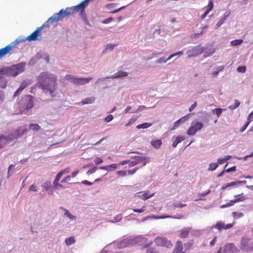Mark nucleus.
Here are the masks:
<instances>
[{"instance_id": "1", "label": "nucleus", "mask_w": 253, "mask_h": 253, "mask_svg": "<svg viewBox=\"0 0 253 253\" xmlns=\"http://www.w3.org/2000/svg\"><path fill=\"white\" fill-rule=\"evenodd\" d=\"M38 85L43 92L48 94L51 97L56 94L57 87V78L53 74L48 72H42L38 77Z\"/></svg>"}, {"instance_id": "2", "label": "nucleus", "mask_w": 253, "mask_h": 253, "mask_svg": "<svg viewBox=\"0 0 253 253\" xmlns=\"http://www.w3.org/2000/svg\"><path fill=\"white\" fill-rule=\"evenodd\" d=\"M70 9H61L58 13L54 14L50 17L46 22L41 27H38L36 31L27 37V40L29 41H35L39 40L38 37L40 36L41 30L44 27L48 26V23L53 24L55 22L62 20L63 18L71 15Z\"/></svg>"}, {"instance_id": "3", "label": "nucleus", "mask_w": 253, "mask_h": 253, "mask_svg": "<svg viewBox=\"0 0 253 253\" xmlns=\"http://www.w3.org/2000/svg\"><path fill=\"white\" fill-rule=\"evenodd\" d=\"M18 107L21 113L33 107V97L32 95L24 96L18 103Z\"/></svg>"}, {"instance_id": "4", "label": "nucleus", "mask_w": 253, "mask_h": 253, "mask_svg": "<svg viewBox=\"0 0 253 253\" xmlns=\"http://www.w3.org/2000/svg\"><path fill=\"white\" fill-rule=\"evenodd\" d=\"M25 63L22 62L13 65L8 68V76L15 77L24 71Z\"/></svg>"}, {"instance_id": "5", "label": "nucleus", "mask_w": 253, "mask_h": 253, "mask_svg": "<svg viewBox=\"0 0 253 253\" xmlns=\"http://www.w3.org/2000/svg\"><path fill=\"white\" fill-rule=\"evenodd\" d=\"M19 41L16 40L15 41L11 42L8 45L0 49V59L4 57L7 54H9L10 51L16 46L18 44Z\"/></svg>"}, {"instance_id": "6", "label": "nucleus", "mask_w": 253, "mask_h": 253, "mask_svg": "<svg viewBox=\"0 0 253 253\" xmlns=\"http://www.w3.org/2000/svg\"><path fill=\"white\" fill-rule=\"evenodd\" d=\"M154 243L157 246L164 247L169 248L172 247V243L169 241L166 238L159 236L155 238Z\"/></svg>"}, {"instance_id": "7", "label": "nucleus", "mask_w": 253, "mask_h": 253, "mask_svg": "<svg viewBox=\"0 0 253 253\" xmlns=\"http://www.w3.org/2000/svg\"><path fill=\"white\" fill-rule=\"evenodd\" d=\"M203 126L204 124L201 122H196L193 123L192 126L188 129L187 134L188 135H194L198 131L200 130Z\"/></svg>"}, {"instance_id": "8", "label": "nucleus", "mask_w": 253, "mask_h": 253, "mask_svg": "<svg viewBox=\"0 0 253 253\" xmlns=\"http://www.w3.org/2000/svg\"><path fill=\"white\" fill-rule=\"evenodd\" d=\"M204 51V49L201 45H197L193 47L192 48L188 50L187 52L188 54V57L191 58L192 57L197 56L201 54Z\"/></svg>"}, {"instance_id": "9", "label": "nucleus", "mask_w": 253, "mask_h": 253, "mask_svg": "<svg viewBox=\"0 0 253 253\" xmlns=\"http://www.w3.org/2000/svg\"><path fill=\"white\" fill-rule=\"evenodd\" d=\"M89 0H84V1H82L81 3H80L79 4H78L76 6H73L70 8H67L66 9H71V14H73V13L75 11H83L84 10L85 7L88 5Z\"/></svg>"}, {"instance_id": "10", "label": "nucleus", "mask_w": 253, "mask_h": 253, "mask_svg": "<svg viewBox=\"0 0 253 253\" xmlns=\"http://www.w3.org/2000/svg\"><path fill=\"white\" fill-rule=\"evenodd\" d=\"M241 245L243 249L247 251H251L253 250V242H251L247 238H243Z\"/></svg>"}, {"instance_id": "11", "label": "nucleus", "mask_w": 253, "mask_h": 253, "mask_svg": "<svg viewBox=\"0 0 253 253\" xmlns=\"http://www.w3.org/2000/svg\"><path fill=\"white\" fill-rule=\"evenodd\" d=\"M233 226V224L232 223L225 224L223 222L219 221L216 223L214 227L215 229L220 231L222 229H230Z\"/></svg>"}, {"instance_id": "12", "label": "nucleus", "mask_w": 253, "mask_h": 253, "mask_svg": "<svg viewBox=\"0 0 253 253\" xmlns=\"http://www.w3.org/2000/svg\"><path fill=\"white\" fill-rule=\"evenodd\" d=\"M154 193L150 194L148 191H141L137 192L135 194V196L143 199V200H146L149 198L153 197Z\"/></svg>"}, {"instance_id": "13", "label": "nucleus", "mask_w": 253, "mask_h": 253, "mask_svg": "<svg viewBox=\"0 0 253 253\" xmlns=\"http://www.w3.org/2000/svg\"><path fill=\"white\" fill-rule=\"evenodd\" d=\"M92 79V77L87 78L76 77L73 81V84L76 85H83L87 84Z\"/></svg>"}, {"instance_id": "14", "label": "nucleus", "mask_w": 253, "mask_h": 253, "mask_svg": "<svg viewBox=\"0 0 253 253\" xmlns=\"http://www.w3.org/2000/svg\"><path fill=\"white\" fill-rule=\"evenodd\" d=\"M237 250L233 244L229 243L226 244L223 248V253H233Z\"/></svg>"}, {"instance_id": "15", "label": "nucleus", "mask_w": 253, "mask_h": 253, "mask_svg": "<svg viewBox=\"0 0 253 253\" xmlns=\"http://www.w3.org/2000/svg\"><path fill=\"white\" fill-rule=\"evenodd\" d=\"M27 128L25 126H20L15 132L16 134H15L13 137L10 138V139H16L19 137L22 136L24 134H25L27 132Z\"/></svg>"}, {"instance_id": "16", "label": "nucleus", "mask_w": 253, "mask_h": 253, "mask_svg": "<svg viewBox=\"0 0 253 253\" xmlns=\"http://www.w3.org/2000/svg\"><path fill=\"white\" fill-rule=\"evenodd\" d=\"M183 245L181 241H177L175 245V247L173 250L172 253H185L183 251Z\"/></svg>"}, {"instance_id": "17", "label": "nucleus", "mask_w": 253, "mask_h": 253, "mask_svg": "<svg viewBox=\"0 0 253 253\" xmlns=\"http://www.w3.org/2000/svg\"><path fill=\"white\" fill-rule=\"evenodd\" d=\"M246 182L247 181L246 180L232 181L230 183L223 185L221 188L222 190H224L227 188L228 187L236 186L238 184H246Z\"/></svg>"}, {"instance_id": "18", "label": "nucleus", "mask_w": 253, "mask_h": 253, "mask_svg": "<svg viewBox=\"0 0 253 253\" xmlns=\"http://www.w3.org/2000/svg\"><path fill=\"white\" fill-rule=\"evenodd\" d=\"M192 228L191 227H184L181 230L179 234L180 238H186L188 237L189 232L191 231Z\"/></svg>"}, {"instance_id": "19", "label": "nucleus", "mask_w": 253, "mask_h": 253, "mask_svg": "<svg viewBox=\"0 0 253 253\" xmlns=\"http://www.w3.org/2000/svg\"><path fill=\"white\" fill-rule=\"evenodd\" d=\"M119 166L117 164H112L106 166H103L99 168L100 169L107 170L108 171H112L116 169Z\"/></svg>"}, {"instance_id": "20", "label": "nucleus", "mask_w": 253, "mask_h": 253, "mask_svg": "<svg viewBox=\"0 0 253 253\" xmlns=\"http://www.w3.org/2000/svg\"><path fill=\"white\" fill-rule=\"evenodd\" d=\"M95 98L94 97H89L85 98L84 99L81 101L82 105H85L87 104H92L94 102Z\"/></svg>"}, {"instance_id": "21", "label": "nucleus", "mask_w": 253, "mask_h": 253, "mask_svg": "<svg viewBox=\"0 0 253 253\" xmlns=\"http://www.w3.org/2000/svg\"><path fill=\"white\" fill-rule=\"evenodd\" d=\"M175 138V140L173 141L172 143L173 147H175L177 144L185 139V138L181 136H178L176 137H173V138Z\"/></svg>"}, {"instance_id": "22", "label": "nucleus", "mask_w": 253, "mask_h": 253, "mask_svg": "<svg viewBox=\"0 0 253 253\" xmlns=\"http://www.w3.org/2000/svg\"><path fill=\"white\" fill-rule=\"evenodd\" d=\"M128 75L126 72H124L122 71H118L112 77V79L119 78L123 77H126Z\"/></svg>"}, {"instance_id": "23", "label": "nucleus", "mask_w": 253, "mask_h": 253, "mask_svg": "<svg viewBox=\"0 0 253 253\" xmlns=\"http://www.w3.org/2000/svg\"><path fill=\"white\" fill-rule=\"evenodd\" d=\"M151 144L155 148H159L162 145V141L160 139L152 140Z\"/></svg>"}, {"instance_id": "24", "label": "nucleus", "mask_w": 253, "mask_h": 253, "mask_svg": "<svg viewBox=\"0 0 253 253\" xmlns=\"http://www.w3.org/2000/svg\"><path fill=\"white\" fill-rule=\"evenodd\" d=\"M137 159L135 161H133L130 162H129L128 166L129 167H132L138 164L143 159L140 157H137Z\"/></svg>"}, {"instance_id": "25", "label": "nucleus", "mask_w": 253, "mask_h": 253, "mask_svg": "<svg viewBox=\"0 0 253 253\" xmlns=\"http://www.w3.org/2000/svg\"><path fill=\"white\" fill-rule=\"evenodd\" d=\"M75 239L74 237H71L65 239V242L67 246H69L75 243Z\"/></svg>"}, {"instance_id": "26", "label": "nucleus", "mask_w": 253, "mask_h": 253, "mask_svg": "<svg viewBox=\"0 0 253 253\" xmlns=\"http://www.w3.org/2000/svg\"><path fill=\"white\" fill-rule=\"evenodd\" d=\"M234 197L236 198L234 200H237V202H243L246 199V197L244 195L243 193L235 195Z\"/></svg>"}, {"instance_id": "27", "label": "nucleus", "mask_w": 253, "mask_h": 253, "mask_svg": "<svg viewBox=\"0 0 253 253\" xmlns=\"http://www.w3.org/2000/svg\"><path fill=\"white\" fill-rule=\"evenodd\" d=\"M29 127L31 129L35 131H38L40 129V126L37 124H30Z\"/></svg>"}, {"instance_id": "28", "label": "nucleus", "mask_w": 253, "mask_h": 253, "mask_svg": "<svg viewBox=\"0 0 253 253\" xmlns=\"http://www.w3.org/2000/svg\"><path fill=\"white\" fill-rule=\"evenodd\" d=\"M151 125L152 124L150 123H145L137 126L136 128L137 129L146 128L151 126Z\"/></svg>"}, {"instance_id": "29", "label": "nucleus", "mask_w": 253, "mask_h": 253, "mask_svg": "<svg viewBox=\"0 0 253 253\" xmlns=\"http://www.w3.org/2000/svg\"><path fill=\"white\" fill-rule=\"evenodd\" d=\"M243 42V41L242 39L235 40L231 42V44L232 46H237L241 44Z\"/></svg>"}, {"instance_id": "30", "label": "nucleus", "mask_w": 253, "mask_h": 253, "mask_svg": "<svg viewBox=\"0 0 253 253\" xmlns=\"http://www.w3.org/2000/svg\"><path fill=\"white\" fill-rule=\"evenodd\" d=\"M213 0H210L209 1L208 5L207 6L206 8V11H208L209 13L211 10H212L213 7Z\"/></svg>"}, {"instance_id": "31", "label": "nucleus", "mask_w": 253, "mask_h": 253, "mask_svg": "<svg viewBox=\"0 0 253 253\" xmlns=\"http://www.w3.org/2000/svg\"><path fill=\"white\" fill-rule=\"evenodd\" d=\"M218 166L217 163H211L210 165V167L208 169L209 171H213Z\"/></svg>"}, {"instance_id": "32", "label": "nucleus", "mask_w": 253, "mask_h": 253, "mask_svg": "<svg viewBox=\"0 0 253 253\" xmlns=\"http://www.w3.org/2000/svg\"><path fill=\"white\" fill-rule=\"evenodd\" d=\"M8 67H4L0 69V75H6L8 76Z\"/></svg>"}, {"instance_id": "33", "label": "nucleus", "mask_w": 253, "mask_h": 253, "mask_svg": "<svg viewBox=\"0 0 253 253\" xmlns=\"http://www.w3.org/2000/svg\"><path fill=\"white\" fill-rule=\"evenodd\" d=\"M7 138L3 136H0V148H1L6 143Z\"/></svg>"}, {"instance_id": "34", "label": "nucleus", "mask_w": 253, "mask_h": 253, "mask_svg": "<svg viewBox=\"0 0 253 253\" xmlns=\"http://www.w3.org/2000/svg\"><path fill=\"white\" fill-rule=\"evenodd\" d=\"M0 86L3 88H4L6 86V80L1 77H0Z\"/></svg>"}, {"instance_id": "35", "label": "nucleus", "mask_w": 253, "mask_h": 253, "mask_svg": "<svg viewBox=\"0 0 253 253\" xmlns=\"http://www.w3.org/2000/svg\"><path fill=\"white\" fill-rule=\"evenodd\" d=\"M222 111V110L221 108H216L212 111V113H215L218 117L221 115Z\"/></svg>"}, {"instance_id": "36", "label": "nucleus", "mask_w": 253, "mask_h": 253, "mask_svg": "<svg viewBox=\"0 0 253 253\" xmlns=\"http://www.w3.org/2000/svg\"><path fill=\"white\" fill-rule=\"evenodd\" d=\"M51 182L49 181H46L42 184V187L46 190H48L51 187Z\"/></svg>"}, {"instance_id": "37", "label": "nucleus", "mask_w": 253, "mask_h": 253, "mask_svg": "<svg viewBox=\"0 0 253 253\" xmlns=\"http://www.w3.org/2000/svg\"><path fill=\"white\" fill-rule=\"evenodd\" d=\"M29 85V84H28V83L26 81H24L23 82L21 85H20V86L19 87V90H21V91L24 89H25L28 85Z\"/></svg>"}, {"instance_id": "38", "label": "nucleus", "mask_w": 253, "mask_h": 253, "mask_svg": "<svg viewBox=\"0 0 253 253\" xmlns=\"http://www.w3.org/2000/svg\"><path fill=\"white\" fill-rule=\"evenodd\" d=\"M237 71L239 73H244L246 71V67L245 66H239L237 68Z\"/></svg>"}, {"instance_id": "39", "label": "nucleus", "mask_w": 253, "mask_h": 253, "mask_svg": "<svg viewBox=\"0 0 253 253\" xmlns=\"http://www.w3.org/2000/svg\"><path fill=\"white\" fill-rule=\"evenodd\" d=\"M232 215L235 218H240L243 216L244 214L242 212H233Z\"/></svg>"}, {"instance_id": "40", "label": "nucleus", "mask_w": 253, "mask_h": 253, "mask_svg": "<svg viewBox=\"0 0 253 253\" xmlns=\"http://www.w3.org/2000/svg\"><path fill=\"white\" fill-rule=\"evenodd\" d=\"M136 120L137 118H131V119H129L128 122L127 124H126V126L127 127L130 126L135 123Z\"/></svg>"}, {"instance_id": "41", "label": "nucleus", "mask_w": 253, "mask_h": 253, "mask_svg": "<svg viewBox=\"0 0 253 253\" xmlns=\"http://www.w3.org/2000/svg\"><path fill=\"white\" fill-rule=\"evenodd\" d=\"M193 245L192 241L188 242L184 244V247L186 250H188L190 249Z\"/></svg>"}, {"instance_id": "42", "label": "nucleus", "mask_w": 253, "mask_h": 253, "mask_svg": "<svg viewBox=\"0 0 253 253\" xmlns=\"http://www.w3.org/2000/svg\"><path fill=\"white\" fill-rule=\"evenodd\" d=\"M65 78L67 81H69L73 83V81L76 77L71 75H66L65 77Z\"/></svg>"}, {"instance_id": "43", "label": "nucleus", "mask_w": 253, "mask_h": 253, "mask_svg": "<svg viewBox=\"0 0 253 253\" xmlns=\"http://www.w3.org/2000/svg\"><path fill=\"white\" fill-rule=\"evenodd\" d=\"M183 54V52L182 51H179L177 52L174 53L173 54H171L169 57L168 59H171L173 57L176 56V55H182Z\"/></svg>"}, {"instance_id": "44", "label": "nucleus", "mask_w": 253, "mask_h": 253, "mask_svg": "<svg viewBox=\"0 0 253 253\" xmlns=\"http://www.w3.org/2000/svg\"><path fill=\"white\" fill-rule=\"evenodd\" d=\"M183 54V52L182 51H179L177 52L174 53L173 54H171L169 57L168 59H171L173 57L176 56V55H182Z\"/></svg>"}, {"instance_id": "45", "label": "nucleus", "mask_w": 253, "mask_h": 253, "mask_svg": "<svg viewBox=\"0 0 253 253\" xmlns=\"http://www.w3.org/2000/svg\"><path fill=\"white\" fill-rule=\"evenodd\" d=\"M183 54V52L182 51H179L177 52L174 53L173 54H171L169 57L168 59H171L173 57L176 56V55H182Z\"/></svg>"}, {"instance_id": "46", "label": "nucleus", "mask_w": 253, "mask_h": 253, "mask_svg": "<svg viewBox=\"0 0 253 253\" xmlns=\"http://www.w3.org/2000/svg\"><path fill=\"white\" fill-rule=\"evenodd\" d=\"M65 214L71 219H75L76 217L72 215L68 210H65Z\"/></svg>"}, {"instance_id": "47", "label": "nucleus", "mask_w": 253, "mask_h": 253, "mask_svg": "<svg viewBox=\"0 0 253 253\" xmlns=\"http://www.w3.org/2000/svg\"><path fill=\"white\" fill-rule=\"evenodd\" d=\"M170 59H168V58L167 59H165L164 58L161 57L159 59L156 61V63H166Z\"/></svg>"}, {"instance_id": "48", "label": "nucleus", "mask_w": 253, "mask_h": 253, "mask_svg": "<svg viewBox=\"0 0 253 253\" xmlns=\"http://www.w3.org/2000/svg\"><path fill=\"white\" fill-rule=\"evenodd\" d=\"M97 167H93L92 168H91V169H89L87 172H86V174L89 175H90L93 173H94L96 170H97Z\"/></svg>"}, {"instance_id": "49", "label": "nucleus", "mask_w": 253, "mask_h": 253, "mask_svg": "<svg viewBox=\"0 0 253 253\" xmlns=\"http://www.w3.org/2000/svg\"><path fill=\"white\" fill-rule=\"evenodd\" d=\"M225 19V17L222 19H221L216 24V28H218L219 27H220L224 23Z\"/></svg>"}, {"instance_id": "50", "label": "nucleus", "mask_w": 253, "mask_h": 253, "mask_svg": "<svg viewBox=\"0 0 253 253\" xmlns=\"http://www.w3.org/2000/svg\"><path fill=\"white\" fill-rule=\"evenodd\" d=\"M211 192V190H208L207 191L205 192H204V193H200L199 194V199L200 200H203V199L202 198V197H205V196H206L207 195H208L209 194H210V193Z\"/></svg>"}, {"instance_id": "51", "label": "nucleus", "mask_w": 253, "mask_h": 253, "mask_svg": "<svg viewBox=\"0 0 253 253\" xmlns=\"http://www.w3.org/2000/svg\"><path fill=\"white\" fill-rule=\"evenodd\" d=\"M103 162L102 158L100 157H96L94 160V162L96 165H99L102 163Z\"/></svg>"}, {"instance_id": "52", "label": "nucleus", "mask_w": 253, "mask_h": 253, "mask_svg": "<svg viewBox=\"0 0 253 253\" xmlns=\"http://www.w3.org/2000/svg\"><path fill=\"white\" fill-rule=\"evenodd\" d=\"M117 174L121 176H126V173L124 170H119L117 171Z\"/></svg>"}, {"instance_id": "53", "label": "nucleus", "mask_w": 253, "mask_h": 253, "mask_svg": "<svg viewBox=\"0 0 253 253\" xmlns=\"http://www.w3.org/2000/svg\"><path fill=\"white\" fill-rule=\"evenodd\" d=\"M253 121V111H252L248 116L247 122L250 123Z\"/></svg>"}, {"instance_id": "54", "label": "nucleus", "mask_w": 253, "mask_h": 253, "mask_svg": "<svg viewBox=\"0 0 253 253\" xmlns=\"http://www.w3.org/2000/svg\"><path fill=\"white\" fill-rule=\"evenodd\" d=\"M29 191L36 192L37 191V186L35 184H32L29 188Z\"/></svg>"}, {"instance_id": "55", "label": "nucleus", "mask_w": 253, "mask_h": 253, "mask_svg": "<svg viewBox=\"0 0 253 253\" xmlns=\"http://www.w3.org/2000/svg\"><path fill=\"white\" fill-rule=\"evenodd\" d=\"M181 120L182 119H179L178 120L176 121L175 123H174V126H173V128L172 129V130H173L174 129H175V128L178 127L179 126V125L181 123Z\"/></svg>"}, {"instance_id": "56", "label": "nucleus", "mask_w": 253, "mask_h": 253, "mask_svg": "<svg viewBox=\"0 0 253 253\" xmlns=\"http://www.w3.org/2000/svg\"><path fill=\"white\" fill-rule=\"evenodd\" d=\"M113 20V18L109 17V18H107V19H105L104 20H103L102 21V23L105 24H108V23L111 22Z\"/></svg>"}, {"instance_id": "57", "label": "nucleus", "mask_w": 253, "mask_h": 253, "mask_svg": "<svg viewBox=\"0 0 253 253\" xmlns=\"http://www.w3.org/2000/svg\"><path fill=\"white\" fill-rule=\"evenodd\" d=\"M145 210V207L143 206L141 209H133V211L135 212H139L141 213L143 212Z\"/></svg>"}, {"instance_id": "58", "label": "nucleus", "mask_w": 253, "mask_h": 253, "mask_svg": "<svg viewBox=\"0 0 253 253\" xmlns=\"http://www.w3.org/2000/svg\"><path fill=\"white\" fill-rule=\"evenodd\" d=\"M113 119V115H109L104 119V120L106 122H109L111 121Z\"/></svg>"}, {"instance_id": "59", "label": "nucleus", "mask_w": 253, "mask_h": 253, "mask_svg": "<svg viewBox=\"0 0 253 253\" xmlns=\"http://www.w3.org/2000/svg\"><path fill=\"white\" fill-rule=\"evenodd\" d=\"M122 214H119L115 217V220L116 222H119L122 219Z\"/></svg>"}, {"instance_id": "60", "label": "nucleus", "mask_w": 253, "mask_h": 253, "mask_svg": "<svg viewBox=\"0 0 253 253\" xmlns=\"http://www.w3.org/2000/svg\"><path fill=\"white\" fill-rule=\"evenodd\" d=\"M70 180H71V176L68 175V176H67L65 177H64L62 180L61 182L62 183L67 182L70 181Z\"/></svg>"}, {"instance_id": "61", "label": "nucleus", "mask_w": 253, "mask_h": 253, "mask_svg": "<svg viewBox=\"0 0 253 253\" xmlns=\"http://www.w3.org/2000/svg\"><path fill=\"white\" fill-rule=\"evenodd\" d=\"M236 167L235 166H233L230 168L227 169L225 170L226 172H230L231 171H235L236 170Z\"/></svg>"}, {"instance_id": "62", "label": "nucleus", "mask_w": 253, "mask_h": 253, "mask_svg": "<svg viewBox=\"0 0 253 253\" xmlns=\"http://www.w3.org/2000/svg\"><path fill=\"white\" fill-rule=\"evenodd\" d=\"M63 175L62 174V173H61L60 172H59L57 175H56V178L54 180L55 181H56V183H57V181H59V180L60 179L61 177H62Z\"/></svg>"}, {"instance_id": "63", "label": "nucleus", "mask_w": 253, "mask_h": 253, "mask_svg": "<svg viewBox=\"0 0 253 253\" xmlns=\"http://www.w3.org/2000/svg\"><path fill=\"white\" fill-rule=\"evenodd\" d=\"M70 171V169L69 168H67L65 169H64L63 170H61L60 171L61 173H62V174L63 175L64 174L68 173Z\"/></svg>"}, {"instance_id": "64", "label": "nucleus", "mask_w": 253, "mask_h": 253, "mask_svg": "<svg viewBox=\"0 0 253 253\" xmlns=\"http://www.w3.org/2000/svg\"><path fill=\"white\" fill-rule=\"evenodd\" d=\"M250 123L247 122V123L244 125V126L241 128L240 132H243L247 128L249 125Z\"/></svg>"}]
</instances>
